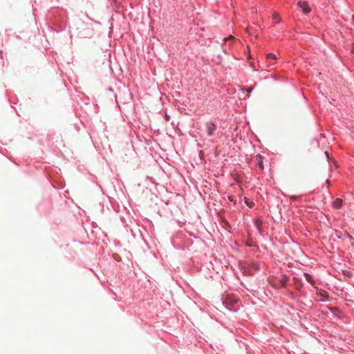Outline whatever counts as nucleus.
<instances>
[{
	"label": "nucleus",
	"instance_id": "nucleus-1",
	"mask_svg": "<svg viewBox=\"0 0 354 354\" xmlns=\"http://www.w3.org/2000/svg\"><path fill=\"white\" fill-rule=\"evenodd\" d=\"M223 304L230 310H236L239 306V300L237 297L233 295H227L223 300Z\"/></svg>",
	"mask_w": 354,
	"mask_h": 354
},
{
	"label": "nucleus",
	"instance_id": "nucleus-2",
	"mask_svg": "<svg viewBox=\"0 0 354 354\" xmlns=\"http://www.w3.org/2000/svg\"><path fill=\"white\" fill-rule=\"evenodd\" d=\"M287 281L288 278L285 275H281L279 279L274 278L270 279V283L271 285L276 288L284 287Z\"/></svg>",
	"mask_w": 354,
	"mask_h": 354
},
{
	"label": "nucleus",
	"instance_id": "nucleus-3",
	"mask_svg": "<svg viewBox=\"0 0 354 354\" xmlns=\"http://www.w3.org/2000/svg\"><path fill=\"white\" fill-rule=\"evenodd\" d=\"M259 269V266L257 262H252L245 268V272L249 275H252L257 270Z\"/></svg>",
	"mask_w": 354,
	"mask_h": 354
},
{
	"label": "nucleus",
	"instance_id": "nucleus-4",
	"mask_svg": "<svg viewBox=\"0 0 354 354\" xmlns=\"http://www.w3.org/2000/svg\"><path fill=\"white\" fill-rule=\"evenodd\" d=\"M205 126L208 136H212L216 129V126L212 122H207Z\"/></svg>",
	"mask_w": 354,
	"mask_h": 354
},
{
	"label": "nucleus",
	"instance_id": "nucleus-5",
	"mask_svg": "<svg viewBox=\"0 0 354 354\" xmlns=\"http://www.w3.org/2000/svg\"><path fill=\"white\" fill-rule=\"evenodd\" d=\"M297 5L305 14H308L311 11V8L306 1H300L297 3Z\"/></svg>",
	"mask_w": 354,
	"mask_h": 354
},
{
	"label": "nucleus",
	"instance_id": "nucleus-6",
	"mask_svg": "<svg viewBox=\"0 0 354 354\" xmlns=\"http://www.w3.org/2000/svg\"><path fill=\"white\" fill-rule=\"evenodd\" d=\"M266 59L269 61L270 65H272L274 61L277 59V57L273 53H268L266 55Z\"/></svg>",
	"mask_w": 354,
	"mask_h": 354
},
{
	"label": "nucleus",
	"instance_id": "nucleus-7",
	"mask_svg": "<svg viewBox=\"0 0 354 354\" xmlns=\"http://www.w3.org/2000/svg\"><path fill=\"white\" fill-rule=\"evenodd\" d=\"M256 162H257L259 167L261 169H263V157L261 155H257L256 156Z\"/></svg>",
	"mask_w": 354,
	"mask_h": 354
},
{
	"label": "nucleus",
	"instance_id": "nucleus-8",
	"mask_svg": "<svg viewBox=\"0 0 354 354\" xmlns=\"http://www.w3.org/2000/svg\"><path fill=\"white\" fill-rule=\"evenodd\" d=\"M342 203H343V201L340 198H337L335 199V201L333 202V206L335 207V208H339L342 207Z\"/></svg>",
	"mask_w": 354,
	"mask_h": 354
},
{
	"label": "nucleus",
	"instance_id": "nucleus-9",
	"mask_svg": "<svg viewBox=\"0 0 354 354\" xmlns=\"http://www.w3.org/2000/svg\"><path fill=\"white\" fill-rule=\"evenodd\" d=\"M255 225L257 227V228L258 229L259 231H261V225H262V221L260 220V219H257L255 221Z\"/></svg>",
	"mask_w": 354,
	"mask_h": 354
},
{
	"label": "nucleus",
	"instance_id": "nucleus-10",
	"mask_svg": "<svg viewBox=\"0 0 354 354\" xmlns=\"http://www.w3.org/2000/svg\"><path fill=\"white\" fill-rule=\"evenodd\" d=\"M272 18L275 24H277L280 21V17L277 13H274L272 15Z\"/></svg>",
	"mask_w": 354,
	"mask_h": 354
},
{
	"label": "nucleus",
	"instance_id": "nucleus-11",
	"mask_svg": "<svg viewBox=\"0 0 354 354\" xmlns=\"http://www.w3.org/2000/svg\"><path fill=\"white\" fill-rule=\"evenodd\" d=\"M306 279L310 282L313 283L312 277L308 274H305Z\"/></svg>",
	"mask_w": 354,
	"mask_h": 354
},
{
	"label": "nucleus",
	"instance_id": "nucleus-12",
	"mask_svg": "<svg viewBox=\"0 0 354 354\" xmlns=\"http://www.w3.org/2000/svg\"><path fill=\"white\" fill-rule=\"evenodd\" d=\"M235 39V38H234V36L230 35V36H229L228 37L225 38V39H224V41H225V42H226V41H228V40H233V39Z\"/></svg>",
	"mask_w": 354,
	"mask_h": 354
},
{
	"label": "nucleus",
	"instance_id": "nucleus-13",
	"mask_svg": "<svg viewBox=\"0 0 354 354\" xmlns=\"http://www.w3.org/2000/svg\"><path fill=\"white\" fill-rule=\"evenodd\" d=\"M245 203L250 207H252L254 205V203L253 202H251V203H249L248 201V200L245 198Z\"/></svg>",
	"mask_w": 354,
	"mask_h": 354
},
{
	"label": "nucleus",
	"instance_id": "nucleus-14",
	"mask_svg": "<svg viewBox=\"0 0 354 354\" xmlns=\"http://www.w3.org/2000/svg\"><path fill=\"white\" fill-rule=\"evenodd\" d=\"M250 65L252 67H253V68H254L255 71H257V68H255V66H254V62H250Z\"/></svg>",
	"mask_w": 354,
	"mask_h": 354
},
{
	"label": "nucleus",
	"instance_id": "nucleus-15",
	"mask_svg": "<svg viewBox=\"0 0 354 354\" xmlns=\"http://www.w3.org/2000/svg\"><path fill=\"white\" fill-rule=\"evenodd\" d=\"M325 153H326V156H327L328 158H329V156H328V151H326V152H325Z\"/></svg>",
	"mask_w": 354,
	"mask_h": 354
},
{
	"label": "nucleus",
	"instance_id": "nucleus-16",
	"mask_svg": "<svg viewBox=\"0 0 354 354\" xmlns=\"http://www.w3.org/2000/svg\"><path fill=\"white\" fill-rule=\"evenodd\" d=\"M229 199L232 201H233L232 196H230Z\"/></svg>",
	"mask_w": 354,
	"mask_h": 354
},
{
	"label": "nucleus",
	"instance_id": "nucleus-17",
	"mask_svg": "<svg viewBox=\"0 0 354 354\" xmlns=\"http://www.w3.org/2000/svg\"><path fill=\"white\" fill-rule=\"evenodd\" d=\"M327 184H330V181L328 180H326Z\"/></svg>",
	"mask_w": 354,
	"mask_h": 354
},
{
	"label": "nucleus",
	"instance_id": "nucleus-18",
	"mask_svg": "<svg viewBox=\"0 0 354 354\" xmlns=\"http://www.w3.org/2000/svg\"><path fill=\"white\" fill-rule=\"evenodd\" d=\"M352 19L354 21V15L352 16Z\"/></svg>",
	"mask_w": 354,
	"mask_h": 354
}]
</instances>
